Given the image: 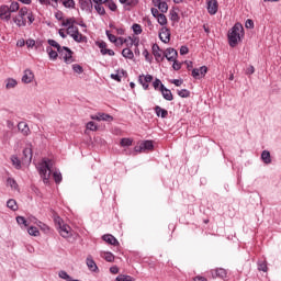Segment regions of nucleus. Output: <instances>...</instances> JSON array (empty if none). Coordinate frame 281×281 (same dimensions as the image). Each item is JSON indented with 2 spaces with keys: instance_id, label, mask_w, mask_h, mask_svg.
Returning <instances> with one entry per match:
<instances>
[{
  "instance_id": "nucleus-1",
  "label": "nucleus",
  "mask_w": 281,
  "mask_h": 281,
  "mask_svg": "<svg viewBox=\"0 0 281 281\" xmlns=\"http://www.w3.org/2000/svg\"><path fill=\"white\" fill-rule=\"evenodd\" d=\"M13 23L18 27H25V25H32L34 23V15L27 10V7L20 9L18 15L13 18Z\"/></svg>"
},
{
  "instance_id": "nucleus-2",
  "label": "nucleus",
  "mask_w": 281,
  "mask_h": 281,
  "mask_svg": "<svg viewBox=\"0 0 281 281\" xmlns=\"http://www.w3.org/2000/svg\"><path fill=\"white\" fill-rule=\"evenodd\" d=\"M245 36V27L243 24L236 23L228 32V43L231 47H236Z\"/></svg>"
},
{
  "instance_id": "nucleus-3",
  "label": "nucleus",
  "mask_w": 281,
  "mask_h": 281,
  "mask_svg": "<svg viewBox=\"0 0 281 281\" xmlns=\"http://www.w3.org/2000/svg\"><path fill=\"white\" fill-rule=\"evenodd\" d=\"M37 170L43 179L44 183H49V177L54 172V161L50 159L44 158L38 165Z\"/></svg>"
},
{
  "instance_id": "nucleus-4",
  "label": "nucleus",
  "mask_w": 281,
  "mask_h": 281,
  "mask_svg": "<svg viewBox=\"0 0 281 281\" xmlns=\"http://www.w3.org/2000/svg\"><path fill=\"white\" fill-rule=\"evenodd\" d=\"M54 221L60 236L63 238H71L72 236L71 226L65 224V222L63 221V218H60V216H56Z\"/></svg>"
},
{
  "instance_id": "nucleus-5",
  "label": "nucleus",
  "mask_w": 281,
  "mask_h": 281,
  "mask_svg": "<svg viewBox=\"0 0 281 281\" xmlns=\"http://www.w3.org/2000/svg\"><path fill=\"white\" fill-rule=\"evenodd\" d=\"M59 58L66 63V65H71L76 59L74 58V50L67 46H63L59 50Z\"/></svg>"
},
{
  "instance_id": "nucleus-6",
  "label": "nucleus",
  "mask_w": 281,
  "mask_h": 281,
  "mask_svg": "<svg viewBox=\"0 0 281 281\" xmlns=\"http://www.w3.org/2000/svg\"><path fill=\"white\" fill-rule=\"evenodd\" d=\"M154 77L153 75H139L138 82L142 85L144 91H148L150 82H153Z\"/></svg>"
},
{
  "instance_id": "nucleus-7",
  "label": "nucleus",
  "mask_w": 281,
  "mask_h": 281,
  "mask_svg": "<svg viewBox=\"0 0 281 281\" xmlns=\"http://www.w3.org/2000/svg\"><path fill=\"white\" fill-rule=\"evenodd\" d=\"M205 74H207V66H201L200 68H194L191 71V76L195 80H201V78H205Z\"/></svg>"
},
{
  "instance_id": "nucleus-8",
  "label": "nucleus",
  "mask_w": 281,
  "mask_h": 281,
  "mask_svg": "<svg viewBox=\"0 0 281 281\" xmlns=\"http://www.w3.org/2000/svg\"><path fill=\"white\" fill-rule=\"evenodd\" d=\"M0 19L1 21H5L7 23L8 21H10V19H12V13L8 4L0 5Z\"/></svg>"
},
{
  "instance_id": "nucleus-9",
  "label": "nucleus",
  "mask_w": 281,
  "mask_h": 281,
  "mask_svg": "<svg viewBox=\"0 0 281 281\" xmlns=\"http://www.w3.org/2000/svg\"><path fill=\"white\" fill-rule=\"evenodd\" d=\"M154 148L153 140H145L139 146H136L134 150L135 153H145V150H153Z\"/></svg>"
},
{
  "instance_id": "nucleus-10",
  "label": "nucleus",
  "mask_w": 281,
  "mask_h": 281,
  "mask_svg": "<svg viewBox=\"0 0 281 281\" xmlns=\"http://www.w3.org/2000/svg\"><path fill=\"white\" fill-rule=\"evenodd\" d=\"M22 161L24 164H32V145H27V147L23 149Z\"/></svg>"
},
{
  "instance_id": "nucleus-11",
  "label": "nucleus",
  "mask_w": 281,
  "mask_h": 281,
  "mask_svg": "<svg viewBox=\"0 0 281 281\" xmlns=\"http://www.w3.org/2000/svg\"><path fill=\"white\" fill-rule=\"evenodd\" d=\"M165 58H167V60L171 61L172 60H177V56H179V53H177V49L175 48H167L164 53Z\"/></svg>"
},
{
  "instance_id": "nucleus-12",
  "label": "nucleus",
  "mask_w": 281,
  "mask_h": 281,
  "mask_svg": "<svg viewBox=\"0 0 281 281\" xmlns=\"http://www.w3.org/2000/svg\"><path fill=\"white\" fill-rule=\"evenodd\" d=\"M207 12L209 14H216L218 12V1L207 0Z\"/></svg>"
},
{
  "instance_id": "nucleus-13",
  "label": "nucleus",
  "mask_w": 281,
  "mask_h": 281,
  "mask_svg": "<svg viewBox=\"0 0 281 281\" xmlns=\"http://www.w3.org/2000/svg\"><path fill=\"white\" fill-rule=\"evenodd\" d=\"M91 120H97L98 122H113V116L106 113H98L97 115H92Z\"/></svg>"
},
{
  "instance_id": "nucleus-14",
  "label": "nucleus",
  "mask_w": 281,
  "mask_h": 281,
  "mask_svg": "<svg viewBox=\"0 0 281 281\" xmlns=\"http://www.w3.org/2000/svg\"><path fill=\"white\" fill-rule=\"evenodd\" d=\"M159 38L162 43H170V30L166 26H164L160 30Z\"/></svg>"
},
{
  "instance_id": "nucleus-15",
  "label": "nucleus",
  "mask_w": 281,
  "mask_h": 281,
  "mask_svg": "<svg viewBox=\"0 0 281 281\" xmlns=\"http://www.w3.org/2000/svg\"><path fill=\"white\" fill-rule=\"evenodd\" d=\"M34 80V72L30 69L24 70L22 76V82L24 85H30V82H33Z\"/></svg>"
},
{
  "instance_id": "nucleus-16",
  "label": "nucleus",
  "mask_w": 281,
  "mask_h": 281,
  "mask_svg": "<svg viewBox=\"0 0 281 281\" xmlns=\"http://www.w3.org/2000/svg\"><path fill=\"white\" fill-rule=\"evenodd\" d=\"M161 95L165 100L168 102H172L175 100V97L172 95V91L170 89L166 88V86H161L160 89Z\"/></svg>"
},
{
  "instance_id": "nucleus-17",
  "label": "nucleus",
  "mask_w": 281,
  "mask_h": 281,
  "mask_svg": "<svg viewBox=\"0 0 281 281\" xmlns=\"http://www.w3.org/2000/svg\"><path fill=\"white\" fill-rule=\"evenodd\" d=\"M211 273L213 278H222V280H227V270L223 268H217L215 270H212Z\"/></svg>"
},
{
  "instance_id": "nucleus-18",
  "label": "nucleus",
  "mask_w": 281,
  "mask_h": 281,
  "mask_svg": "<svg viewBox=\"0 0 281 281\" xmlns=\"http://www.w3.org/2000/svg\"><path fill=\"white\" fill-rule=\"evenodd\" d=\"M102 240L108 243V245H113L114 247H117L120 245V241H117V238L111 234H106L102 236Z\"/></svg>"
},
{
  "instance_id": "nucleus-19",
  "label": "nucleus",
  "mask_w": 281,
  "mask_h": 281,
  "mask_svg": "<svg viewBox=\"0 0 281 281\" xmlns=\"http://www.w3.org/2000/svg\"><path fill=\"white\" fill-rule=\"evenodd\" d=\"M5 89L7 91H10V89H16L19 86V81L14 78H7L4 80Z\"/></svg>"
},
{
  "instance_id": "nucleus-20",
  "label": "nucleus",
  "mask_w": 281,
  "mask_h": 281,
  "mask_svg": "<svg viewBox=\"0 0 281 281\" xmlns=\"http://www.w3.org/2000/svg\"><path fill=\"white\" fill-rule=\"evenodd\" d=\"M86 265L90 271H93L94 273L98 272V265L93 260V257L88 256L86 259Z\"/></svg>"
},
{
  "instance_id": "nucleus-21",
  "label": "nucleus",
  "mask_w": 281,
  "mask_h": 281,
  "mask_svg": "<svg viewBox=\"0 0 281 281\" xmlns=\"http://www.w3.org/2000/svg\"><path fill=\"white\" fill-rule=\"evenodd\" d=\"M18 130L20 131V133H22V135H24L25 137H27V135H30V126L27 125V123L25 122H20L18 124Z\"/></svg>"
},
{
  "instance_id": "nucleus-22",
  "label": "nucleus",
  "mask_w": 281,
  "mask_h": 281,
  "mask_svg": "<svg viewBox=\"0 0 281 281\" xmlns=\"http://www.w3.org/2000/svg\"><path fill=\"white\" fill-rule=\"evenodd\" d=\"M80 7L81 10H86L91 12V10H93V2H91V0H80Z\"/></svg>"
},
{
  "instance_id": "nucleus-23",
  "label": "nucleus",
  "mask_w": 281,
  "mask_h": 281,
  "mask_svg": "<svg viewBox=\"0 0 281 281\" xmlns=\"http://www.w3.org/2000/svg\"><path fill=\"white\" fill-rule=\"evenodd\" d=\"M155 113H156L157 117H162V119L168 117V110L162 109L159 105L155 106Z\"/></svg>"
},
{
  "instance_id": "nucleus-24",
  "label": "nucleus",
  "mask_w": 281,
  "mask_h": 281,
  "mask_svg": "<svg viewBox=\"0 0 281 281\" xmlns=\"http://www.w3.org/2000/svg\"><path fill=\"white\" fill-rule=\"evenodd\" d=\"M154 3L156 5V8H158V10H160V12H162V13L168 12V3L162 2L161 0H154Z\"/></svg>"
},
{
  "instance_id": "nucleus-25",
  "label": "nucleus",
  "mask_w": 281,
  "mask_h": 281,
  "mask_svg": "<svg viewBox=\"0 0 281 281\" xmlns=\"http://www.w3.org/2000/svg\"><path fill=\"white\" fill-rule=\"evenodd\" d=\"M151 49L156 60H164V57L161 56V48H159V45L154 44Z\"/></svg>"
},
{
  "instance_id": "nucleus-26",
  "label": "nucleus",
  "mask_w": 281,
  "mask_h": 281,
  "mask_svg": "<svg viewBox=\"0 0 281 281\" xmlns=\"http://www.w3.org/2000/svg\"><path fill=\"white\" fill-rule=\"evenodd\" d=\"M124 74H126L124 69L117 70L116 74L111 75V78L112 80H116V82H122V78H124Z\"/></svg>"
},
{
  "instance_id": "nucleus-27",
  "label": "nucleus",
  "mask_w": 281,
  "mask_h": 281,
  "mask_svg": "<svg viewBox=\"0 0 281 281\" xmlns=\"http://www.w3.org/2000/svg\"><path fill=\"white\" fill-rule=\"evenodd\" d=\"M261 161H263V164H271V153L269 150H263L261 153Z\"/></svg>"
},
{
  "instance_id": "nucleus-28",
  "label": "nucleus",
  "mask_w": 281,
  "mask_h": 281,
  "mask_svg": "<svg viewBox=\"0 0 281 281\" xmlns=\"http://www.w3.org/2000/svg\"><path fill=\"white\" fill-rule=\"evenodd\" d=\"M100 256L106 260V262H113V260H115V256L112 252L101 251Z\"/></svg>"
},
{
  "instance_id": "nucleus-29",
  "label": "nucleus",
  "mask_w": 281,
  "mask_h": 281,
  "mask_svg": "<svg viewBox=\"0 0 281 281\" xmlns=\"http://www.w3.org/2000/svg\"><path fill=\"white\" fill-rule=\"evenodd\" d=\"M76 43H87V36L82 35L80 31L72 36Z\"/></svg>"
},
{
  "instance_id": "nucleus-30",
  "label": "nucleus",
  "mask_w": 281,
  "mask_h": 281,
  "mask_svg": "<svg viewBox=\"0 0 281 281\" xmlns=\"http://www.w3.org/2000/svg\"><path fill=\"white\" fill-rule=\"evenodd\" d=\"M7 207H9V210H12V212H16V210H19V204H16V200L10 199L7 202Z\"/></svg>"
},
{
  "instance_id": "nucleus-31",
  "label": "nucleus",
  "mask_w": 281,
  "mask_h": 281,
  "mask_svg": "<svg viewBox=\"0 0 281 281\" xmlns=\"http://www.w3.org/2000/svg\"><path fill=\"white\" fill-rule=\"evenodd\" d=\"M46 52H47L50 60H57L58 59V52L53 50L52 46L46 47Z\"/></svg>"
},
{
  "instance_id": "nucleus-32",
  "label": "nucleus",
  "mask_w": 281,
  "mask_h": 281,
  "mask_svg": "<svg viewBox=\"0 0 281 281\" xmlns=\"http://www.w3.org/2000/svg\"><path fill=\"white\" fill-rule=\"evenodd\" d=\"M122 56L124 58H128V60H133V58H135V54H133V50H131V48H124L122 50Z\"/></svg>"
},
{
  "instance_id": "nucleus-33",
  "label": "nucleus",
  "mask_w": 281,
  "mask_h": 281,
  "mask_svg": "<svg viewBox=\"0 0 281 281\" xmlns=\"http://www.w3.org/2000/svg\"><path fill=\"white\" fill-rule=\"evenodd\" d=\"M63 27H74L76 25V19L75 18H69L63 21L61 23Z\"/></svg>"
},
{
  "instance_id": "nucleus-34",
  "label": "nucleus",
  "mask_w": 281,
  "mask_h": 281,
  "mask_svg": "<svg viewBox=\"0 0 281 281\" xmlns=\"http://www.w3.org/2000/svg\"><path fill=\"white\" fill-rule=\"evenodd\" d=\"M11 162L12 166H14V168H16V170H21V160L19 159L18 156H11Z\"/></svg>"
},
{
  "instance_id": "nucleus-35",
  "label": "nucleus",
  "mask_w": 281,
  "mask_h": 281,
  "mask_svg": "<svg viewBox=\"0 0 281 281\" xmlns=\"http://www.w3.org/2000/svg\"><path fill=\"white\" fill-rule=\"evenodd\" d=\"M7 186H9L12 190H19V184L15 179L8 178Z\"/></svg>"
},
{
  "instance_id": "nucleus-36",
  "label": "nucleus",
  "mask_w": 281,
  "mask_h": 281,
  "mask_svg": "<svg viewBox=\"0 0 281 281\" xmlns=\"http://www.w3.org/2000/svg\"><path fill=\"white\" fill-rule=\"evenodd\" d=\"M78 26H68L67 27V34H68V36H71V38L74 37V36H76V34H78Z\"/></svg>"
},
{
  "instance_id": "nucleus-37",
  "label": "nucleus",
  "mask_w": 281,
  "mask_h": 281,
  "mask_svg": "<svg viewBox=\"0 0 281 281\" xmlns=\"http://www.w3.org/2000/svg\"><path fill=\"white\" fill-rule=\"evenodd\" d=\"M53 178L55 180V183H60V181H63V173H60V171L55 170L53 171Z\"/></svg>"
},
{
  "instance_id": "nucleus-38",
  "label": "nucleus",
  "mask_w": 281,
  "mask_h": 281,
  "mask_svg": "<svg viewBox=\"0 0 281 281\" xmlns=\"http://www.w3.org/2000/svg\"><path fill=\"white\" fill-rule=\"evenodd\" d=\"M104 3H97L94 5V10L98 12V14H106V11L104 10V7H103Z\"/></svg>"
},
{
  "instance_id": "nucleus-39",
  "label": "nucleus",
  "mask_w": 281,
  "mask_h": 281,
  "mask_svg": "<svg viewBox=\"0 0 281 281\" xmlns=\"http://www.w3.org/2000/svg\"><path fill=\"white\" fill-rule=\"evenodd\" d=\"M161 86L164 87V83L161 82L160 79H157V78H156V79L153 81V87H154L155 91H160Z\"/></svg>"
},
{
  "instance_id": "nucleus-40",
  "label": "nucleus",
  "mask_w": 281,
  "mask_h": 281,
  "mask_svg": "<svg viewBox=\"0 0 281 281\" xmlns=\"http://www.w3.org/2000/svg\"><path fill=\"white\" fill-rule=\"evenodd\" d=\"M159 25H167L168 24V19L164 15V13H161L160 15H158V18H156Z\"/></svg>"
},
{
  "instance_id": "nucleus-41",
  "label": "nucleus",
  "mask_w": 281,
  "mask_h": 281,
  "mask_svg": "<svg viewBox=\"0 0 281 281\" xmlns=\"http://www.w3.org/2000/svg\"><path fill=\"white\" fill-rule=\"evenodd\" d=\"M105 5L109 7V9L112 12H115L117 10V4H115V2L111 1V0H106V2H104Z\"/></svg>"
},
{
  "instance_id": "nucleus-42",
  "label": "nucleus",
  "mask_w": 281,
  "mask_h": 281,
  "mask_svg": "<svg viewBox=\"0 0 281 281\" xmlns=\"http://www.w3.org/2000/svg\"><path fill=\"white\" fill-rule=\"evenodd\" d=\"M132 30H133L134 34H136V36H139V34H142V32H143L142 25H139V24H133Z\"/></svg>"
},
{
  "instance_id": "nucleus-43",
  "label": "nucleus",
  "mask_w": 281,
  "mask_h": 281,
  "mask_svg": "<svg viewBox=\"0 0 281 281\" xmlns=\"http://www.w3.org/2000/svg\"><path fill=\"white\" fill-rule=\"evenodd\" d=\"M116 281H133V277L126 274H120L115 279Z\"/></svg>"
},
{
  "instance_id": "nucleus-44",
  "label": "nucleus",
  "mask_w": 281,
  "mask_h": 281,
  "mask_svg": "<svg viewBox=\"0 0 281 281\" xmlns=\"http://www.w3.org/2000/svg\"><path fill=\"white\" fill-rule=\"evenodd\" d=\"M60 2L65 8H74V5H76L74 0H60Z\"/></svg>"
},
{
  "instance_id": "nucleus-45",
  "label": "nucleus",
  "mask_w": 281,
  "mask_h": 281,
  "mask_svg": "<svg viewBox=\"0 0 281 281\" xmlns=\"http://www.w3.org/2000/svg\"><path fill=\"white\" fill-rule=\"evenodd\" d=\"M178 95L180 98H190V90L188 89L178 90Z\"/></svg>"
},
{
  "instance_id": "nucleus-46",
  "label": "nucleus",
  "mask_w": 281,
  "mask_h": 281,
  "mask_svg": "<svg viewBox=\"0 0 281 281\" xmlns=\"http://www.w3.org/2000/svg\"><path fill=\"white\" fill-rule=\"evenodd\" d=\"M27 232L30 236H40L41 234V232H38V228H36L35 226H31Z\"/></svg>"
},
{
  "instance_id": "nucleus-47",
  "label": "nucleus",
  "mask_w": 281,
  "mask_h": 281,
  "mask_svg": "<svg viewBox=\"0 0 281 281\" xmlns=\"http://www.w3.org/2000/svg\"><path fill=\"white\" fill-rule=\"evenodd\" d=\"M47 43H48V45H50V47H55V49H57V52L63 47L55 40H48Z\"/></svg>"
},
{
  "instance_id": "nucleus-48",
  "label": "nucleus",
  "mask_w": 281,
  "mask_h": 281,
  "mask_svg": "<svg viewBox=\"0 0 281 281\" xmlns=\"http://www.w3.org/2000/svg\"><path fill=\"white\" fill-rule=\"evenodd\" d=\"M58 276H59V278H61V280H66V281L71 280V277L65 270H60L58 272Z\"/></svg>"
},
{
  "instance_id": "nucleus-49",
  "label": "nucleus",
  "mask_w": 281,
  "mask_h": 281,
  "mask_svg": "<svg viewBox=\"0 0 281 281\" xmlns=\"http://www.w3.org/2000/svg\"><path fill=\"white\" fill-rule=\"evenodd\" d=\"M9 12H19V2H12L10 5H9Z\"/></svg>"
},
{
  "instance_id": "nucleus-50",
  "label": "nucleus",
  "mask_w": 281,
  "mask_h": 281,
  "mask_svg": "<svg viewBox=\"0 0 281 281\" xmlns=\"http://www.w3.org/2000/svg\"><path fill=\"white\" fill-rule=\"evenodd\" d=\"M16 223H18V225H24V227H27V225H30V224H27V220H25V217H23V216H18Z\"/></svg>"
},
{
  "instance_id": "nucleus-51",
  "label": "nucleus",
  "mask_w": 281,
  "mask_h": 281,
  "mask_svg": "<svg viewBox=\"0 0 281 281\" xmlns=\"http://www.w3.org/2000/svg\"><path fill=\"white\" fill-rule=\"evenodd\" d=\"M105 34L110 43H117V37L111 33V31H105Z\"/></svg>"
},
{
  "instance_id": "nucleus-52",
  "label": "nucleus",
  "mask_w": 281,
  "mask_h": 281,
  "mask_svg": "<svg viewBox=\"0 0 281 281\" xmlns=\"http://www.w3.org/2000/svg\"><path fill=\"white\" fill-rule=\"evenodd\" d=\"M133 145V139L131 138H122L121 139V146L126 147V146H132Z\"/></svg>"
},
{
  "instance_id": "nucleus-53",
  "label": "nucleus",
  "mask_w": 281,
  "mask_h": 281,
  "mask_svg": "<svg viewBox=\"0 0 281 281\" xmlns=\"http://www.w3.org/2000/svg\"><path fill=\"white\" fill-rule=\"evenodd\" d=\"M72 70L75 71V74H82V71H85V69L82 68V66L78 65V64H74L72 65Z\"/></svg>"
},
{
  "instance_id": "nucleus-54",
  "label": "nucleus",
  "mask_w": 281,
  "mask_h": 281,
  "mask_svg": "<svg viewBox=\"0 0 281 281\" xmlns=\"http://www.w3.org/2000/svg\"><path fill=\"white\" fill-rule=\"evenodd\" d=\"M258 269H259V271H263L265 273H267V271H268L267 261L259 262Z\"/></svg>"
},
{
  "instance_id": "nucleus-55",
  "label": "nucleus",
  "mask_w": 281,
  "mask_h": 281,
  "mask_svg": "<svg viewBox=\"0 0 281 281\" xmlns=\"http://www.w3.org/2000/svg\"><path fill=\"white\" fill-rule=\"evenodd\" d=\"M88 131H98V125L93 121L87 123Z\"/></svg>"
},
{
  "instance_id": "nucleus-56",
  "label": "nucleus",
  "mask_w": 281,
  "mask_h": 281,
  "mask_svg": "<svg viewBox=\"0 0 281 281\" xmlns=\"http://www.w3.org/2000/svg\"><path fill=\"white\" fill-rule=\"evenodd\" d=\"M101 54L103 56H106V54H108V56H115V52H113V49H109V48L102 49Z\"/></svg>"
},
{
  "instance_id": "nucleus-57",
  "label": "nucleus",
  "mask_w": 281,
  "mask_h": 281,
  "mask_svg": "<svg viewBox=\"0 0 281 281\" xmlns=\"http://www.w3.org/2000/svg\"><path fill=\"white\" fill-rule=\"evenodd\" d=\"M172 64V69H175V71H179V69H181V63H179L177 59L171 60Z\"/></svg>"
},
{
  "instance_id": "nucleus-58",
  "label": "nucleus",
  "mask_w": 281,
  "mask_h": 281,
  "mask_svg": "<svg viewBox=\"0 0 281 281\" xmlns=\"http://www.w3.org/2000/svg\"><path fill=\"white\" fill-rule=\"evenodd\" d=\"M171 85H175L176 87H181L183 85V80L181 79H172Z\"/></svg>"
},
{
  "instance_id": "nucleus-59",
  "label": "nucleus",
  "mask_w": 281,
  "mask_h": 281,
  "mask_svg": "<svg viewBox=\"0 0 281 281\" xmlns=\"http://www.w3.org/2000/svg\"><path fill=\"white\" fill-rule=\"evenodd\" d=\"M188 52H190V49L188 48V46H181V47H180V54H181V56H186V54H188Z\"/></svg>"
},
{
  "instance_id": "nucleus-60",
  "label": "nucleus",
  "mask_w": 281,
  "mask_h": 281,
  "mask_svg": "<svg viewBox=\"0 0 281 281\" xmlns=\"http://www.w3.org/2000/svg\"><path fill=\"white\" fill-rule=\"evenodd\" d=\"M151 14L155 19H158L160 16L161 13H159L158 9L153 8L151 9Z\"/></svg>"
},
{
  "instance_id": "nucleus-61",
  "label": "nucleus",
  "mask_w": 281,
  "mask_h": 281,
  "mask_svg": "<svg viewBox=\"0 0 281 281\" xmlns=\"http://www.w3.org/2000/svg\"><path fill=\"white\" fill-rule=\"evenodd\" d=\"M245 26L248 29V30H251L254 27V21L252 20H247L246 23H245Z\"/></svg>"
},
{
  "instance_id": "nucleus-62",
  "label": "nucleus",
  "mask_w": 281,
  "mask_h": 281,
  "mask_svg": "<svg viewBox=\"0 0 281 281\" xmlns=\"http://www.w3.org/2000/svg\"><path fill=\"white\" fill-rule=\"evenodd\" d=\"M171 21H179V14L177 13V11L171 12Z\"/></svg>"
},
{
  "instance_id": "nucleus-63",
  "label": "nucleus",
  "mask_w": 281,
  "mask_h": 281,
  "mask_svg": "<svg viewBox=\"0 0 281 281\" xmlns=\"http://www.w3.org/2000/svg\"><path fill=\"white\" fill-rule=\"evenodd\" d=\"M34 45H36V41H34V40H27L26 41V46L27 47H34Z\"/></svg>"
},
{
  "instance_id": "nucleus-64",
  "label": "nucleus",
  "mask_w": 281,
  "mask_h": 281,
  "mask_svg": "<svg viewBox=\"0 0 281 281\" xmlns=\"http://www.w3.org/2000/svg\"><path fill=\"white\" fill-rule=\"evenodd\" d=\"M256 69L254 68V66H249L247 69H246V74H248L249 76H251V74H255Z\"/></svg>"
}]
</instances>
